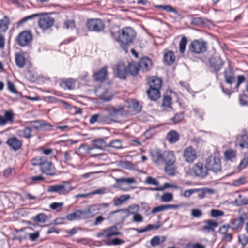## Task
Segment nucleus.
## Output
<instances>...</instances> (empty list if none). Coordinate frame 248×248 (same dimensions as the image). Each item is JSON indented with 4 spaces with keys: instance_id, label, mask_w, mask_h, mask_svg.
<instances>
[{
    "instance_id": "nucleus-15",
    "label": "nucleus",
    "mask_w": 248,
    "mask_h": 248,
    "mask_svg": "<svg viewBox=\"0 0 248 248\" xmlns=\"http://www.w3.org/2000/svg\"><path fill=\"white\" fill-rule=\"evenodd\" d=\"M127 108L132 111L135 112H139L141 110V107L140 105L139 102L133 99H129L126 102V104L124 107Z\"/></svg>"
},
{
    "instance_id": "nucleus-23",
    "label": "nucleus",
    "mask_w": 248,
    "mask_h": 248,
    "mask_svg": "<svg viewBox=\"0 0 248 248\" xmlns=\"http://www.w3.org/2000/svg\"><path fill=\"white\" fill-rule=\"evenodd\" d=\"M175 55L172 51H168L164 54V62L168 65H172L175 62Z\"/></svg>"
},
{
    "instance_id": "nucleus-14",
    "label": "nucleus",
    "mask_w": 248,
    "mask_h": 248,
    "mask_svg": "<svg viewBox=\"0 0 248 248\" xmlns=\"http://www.w3.org/2000/svg\"><path fill=\"white\" fill-rule=\"evenodd\" d=\"M151 156L152 161L157 165L163 164V158L164 157V152L155 149L151 152Z\"/></svg>"
},
{
    "instance_id": "nucleus-11",
    "label": "nucleus",
    "mask_w": 248,
    "mask_h": 248,
    "mask_svg": "<svg viewBox=\"0 0 248 248\" xmlns=\"http://www.w3.org/2000/svg\"><path fill=\"white\" fill-rule=\"evenodd\" d=\"M32 34L30 31H23L18 35V44L21 46H25L32 40Z\"/></svg>"
},
{
    "instance_id": "nucleus-30",
    "label": "nucleus",
    "mask_w": 248,
    "mask_h": 248,
    "mask_svg": "<svg viewBox=\"0 0 248 248\" xmlns=\"http://www.w3.org/2000/svg\"><path fill=\"white\" fill-rule=\"evenodd\" d=\"M237 152L235 150L229 149L224 152V157L227 160L233 161L236 159Z\"/></svg>"
},
{
    "instance_id": "nucleus-3",
    "label": "nucleus",
    "mask_w": 248,
    "mask_h": 248,
    "mask_svg": "<svg viewBox=\"0 0 248 248\" xmlns=\"http://www.w3.org/2000/svg\"><path fill=\"white\" fill-rule=\"evenodd\" d=\"M72 190L71 186L67 182H64L63 184L49 186L47 188L48 192L57 193L60 195H66Z\"/></svg>"
},
{
    "instance_id": "nucleus-50",
    "label": "nucleus",
    "mask_w": 248,
    "mask_h": 248,
    "mask_svg": "<svg viewBox=\"0 0 248 248\" xmlns=\"http://www.w3.org/2000/svg\"><path fill=\"white\" fill-rule=\"evenodd\" d=\"M140 206L138 205L134 204L130 206L127 209L129 215H133L140 210Z\"/></svg>"
},
{
    "instance_id": "nucleus-34",
    "label": "nucleus",
    "mask_w": 248,
    "mask_h": 248,
    "mask_svg": "<svg viewBox=\"0 0 248 248\" xmlns=\"http://www.w3.org/2000/svg\"><path fill=\"white\" fill-rule=\"evenodd\" d=\"M124 109V108L122 107H118L117 108L111 107L108 108L107 110L110 116H115L117 115L122 114Z\"/></svg>"
},
{
    "instance_id": "nucleus-22",
    "label": "nucleus",
    "mask_w": 248,
    "mask_h": 248,
    "mask_svg": "<svg viewBox=\"0 0 248 248\" xmlns=\"http://www.w3.org/2000/svg\"><path fill=\"white\" fill-rule=\"evenodd\" d=\"M148 84L150 88L160 89L162 86V80L160 78L154 76L149 78Z\"/></svg>"
},
{
    "instance_id": "nucleus-59",
    "label": "nucleus",
    "mask_w": 248,
    "mask_h": 248,
    "mask_svg": "<svg viewBox=\"0 0 248 248\" xmlns=\"http://www.w3.org/2000/svg\"><path fill=\"white\" fill-rule=\"evenodd\" d=\"M27 235L29 237L30 240L34 241L39 238L40 233L39 232L36 231L33 233H27Z\"/></svg>"
},
{
    "instance_id": "nucleus-18",
    "label": "nucleus",
    "mask_w": 248,
    "mask_h": 248,
    "mask_svg": "<svg viewBox=\"0 0 248 248\" xmlns=\"http://www.w3.org/2000/svg\"><path fill=\"white\" fill-rule=\"evenodd\" d=\"M96 93L101 99L104 101H109L112 98L107 89L99 87L96 89Z\"/></svg>"
},
{
    "instance_id": "nucleus-48",
    "label": "nucleus",
    "mask_w": 248,
    "mask_h": 248,
    "mask_svg": "<svg viewBox=\"0 0 248 248\" xmlns=\"http://www.w3.org/2000/svg\"><path fill=\"white\" fill-rule=\"evenodd\" d=\"M33 219L36 222H45L47 220V217L43 213H40L35 216Z\"/></svg>"
},
{
    "instance_id": "nucleus-28",
    "label": "nucleus",
    "mask_w": 248,
    "mask_h": 248,
    "mask_svg": "<svg viewBox=\"0 0 248 248\" xmlns=\"http://www.w3.org/2000/svg\"><path fill=\"white\" fill-rule=\"evenodd\" d=\"M140 67L139 63L132 62L128 63V74L132 75H136L138 74Z\"/></svg>"
},
{
    "instance_id": "nucleus-26",
    "label": "nucleus",
    "mask_w": 248,
    "mask_h": 248,
    "mask_svg": "<svg viewBox=\"0 0 248 248\" xmlns=\"http://www.w3.org/2000/svg\"><path fill=\"white\" fill-rule=\"evenodd\" d=\"M149 98L152 100H156L160 96V89L149 88L147 91Z\"/></svg>"
},
{
    "instance_id": "nucleus-35",
    "label": "nucleus",
    "mask_w": 248,
    "mask_h": 248,
    "mask_svg": "<svg viewBox=\"0 0 248 248\" xmlns=\"http://www.w3.org/2000/svg\"><path fill=\"white\" fill-rule=\"evenodd\" d=\"M93 147L90 148L89 150H93L94 148L101 149L103 147H107L106 142L101 139L94 140L93 141Z\"/></svg>"
},
{
    "instance_id": "nucleus-13",
    "label": "nucleus",
    "mask_w": 248,
    "mask_h": 248,
    "mask_svg": "<svg viewBox=\"0 0 248 248\" xmlns=\"http://www.w3.org/2000/svg\"><path fill=\"white\" fill-rule=\"evenodd\" d=\"M66 218L69 221H73L74 220L86 219H87V217L84 209L83 210H78L67 215Z\"/></svg>"
},
{
    "instance_id": "nucleus-45",
    "label": "nucleus",
    "mask_w": 248,
    "mask_h": 248,
    "mask_svg": "<svg viewBox=\"0 0 248 248\" xmlns=\"http://www.w3.org/2000/svg\"><path fill=\"white\" fill-rule=\"evenodd\" d=\"M107 147H110L117 149H121L122 147V142L120 140H114L107 145Z\"/></svg>"
},
{
    "instance_id": "nucleus-51",
    "label": "nucleus",
    "mask_w": 248,
    "mask_h": 248,
    "mask_svg": "<svg viewBox=\"0 0 248 248\" xmlns=\"http://www.w3.org/2000/svg\"><path fill=\"white\" fill-rule=\"evenodd\" d=\"M160 211L166 210L168 209H177L179 208L180 206L177 204H169L165 205L159 206Z\"/></svg>"
},
{
    "instance_id": "nucleus-20",
    "label": "nucleus",
    "mask_w": 248,
    "mask_h": 248,
    "mask_svg": "<svg viewBox=\"0 0 248 248\" xmlns=\"http://www.w3.org/2000/svg\"><path fill=\"white\" fill-rule=\"evenodd\" d=\"M7 144L15 151L19 149L22 146L21 141L15 137L9 138L7 141Z\"/></svg>"
},
{
    "instance_id": "nucleus-60",
    "label": "nucleus",
    "mask_w": 248,
    "mask_h": 248,
    "mask_svg": "<svg viewBox=\"0 0 248 248\" xmlns=\"http://www.w3.org/2000/svg\"><path fill=\"white\" fill-rule=\"evenodd\" d=\"M3 117L8 122H13V121L14 116L13 114L11 111H6Z\"/></svg>"
},
{
    "instance_id": "nucleus-43",
    "label": "nucleus",
    "mask_w": 248,
    "mask_h": 248,
    "mask_svg": "<svg viewBox=\"0 0 248 248\" xmlns=\"http://www.w3.org/2000/svg\"><path fill=\"white\" fill-rule=\"evenodd\" d=\"M157 8L162 9L168 12H172L175 15H178V11L174 9L172 6L169 5H158L155 6Z\"/></svg>"
},
{
    "instance_id": "nucleus-31",
    "label": "nucleus",
    "mask_w": 248,
    "mask_h": 248,
    "mask_svg": "<svg viewBox=\"0 0 248 248\" xmlns=\"http://www.w3.org/2000/svg\"><path fill=\"white\" fill-rule=\"evenodd\" d=\"M167 139L170 143H174L179 139V134L176 131L171 130L167 136Z\"/></svg>"
},
{
    "instance_id": "nucleus-21",
    "label": "nucleus",
    "mask_w": 248,
    "mask_h": 248,
    "mask_svg": "<svg viewBox=\"0 0 248 248\" xmlns=\"http://www.w3.org/2000/svg\"><path fill=\"white\" fill-rule=\"evenodd\" d=\"M204 223L205 225L202 227V229L208 232H214L215 228L218 226V223L212 220H205Z\"/></svg>"
},
{
    "instance_id": "nucleus-24",
    "label": "nucleus",
    "mask_w": 248,
    "mask_h": 248,
    "mask_svg": "<svg viewBox=\"0 0 248 248\" xmlns=\"http://www.w3.org/2000/svg\"><path fill=\"white\" fill-rule=\"evenodd\" d=\"M244 223V218L241 217L237 218L232 219L230 221V228L233 230L242 228Z\"/></svg>"
},
{
    "instance_id": "nucleus-9",
    "label": "nucleus",
    "mask_w": 248,
    "mask_h": 248,
    "mask_svg": "<svg viewBox=\"0 0 248 248\" xmlns=\"http://www.w3.org/2000/svg\"><path fill=\"white\" fill-rule=\"evenodd\" d=\"M54 23L53 18L48 15H44L41 16L38 21L40 28L43 30H46L51 27Z\"/></svg>"
},
{
    "instance_id": "nucleus-37",
    "label": "nucleus",
    "mask_w": 248,
    "mask_h": 248,
    "mask_svg": "<svg viewBox=\"0 0 248 248\" xmlns=\"http://www.w3.org/2000/svg\"><path fill=\"white\" fill-rule=\"evenodd\" d=\"M166 240V237L164 236H155L153 237L151 241V245L153 247H155L159 245L161 243H163Z\"/></svg>"
},
{
    "instance_id": "nucleus-44",
    "label": "nucleus",
    "mask_w": 248,
    "mask_h": 248,
    "mask_svg": "<svg viewBox=\"0 0 248 248\" xmlns=\"http://www.w3.org/2000/svg\"><path fill=\"white\" fill-rule=\"evenodd\" d=\"M187 43V38L186 37L183 36L180 41L179 44V51L181 53L183 54L184 53Z\"/></svg>"
},
{
    "instance_id": "nucleus-42",
    "label": "nucleus",
    "mask_w": 248,
    "mask_h": 248,
    "mask_svg": "<svg viewBox=\"0 0 248 248\" xmlns=\"http://www.w3.org/2000/svg\"><path fill=\"white\" fill-rule=\"evenodd\" d=\"M174 164V163H170L165 165V171L169 175L173 176L175 174V168Z\"/></svg>"
},
{
    "instance_id": "nucleus-17",
    "label": "nucleus",
    "mask_w": 248,
    "mask_h": 248,
    "mask_svg": "<svg viewBox=\"0 0 248 248\" xmlns=\"http://www.w3.org/2000/svg\"><path fill=\"white\" fill-rule=\"evenodd\" d=\"M235 146H239L241 149L248 148V134H244L238 136L235 142Z\"/></svg>"
},
{
    "instance_id": "nucleus-32",
    "label": "nucleus",
    "mask_w": 248,
    "mask_h": 248,
    "mask_svg": "<svg viewBox=\"0 0 248 248\" xmlns=\"http://www.w3.org/2000/svg\"><path fill=\"white\" fill-rule=\"evenodd\" d=\"M16 63L19 68L23 67L26 63V59L23 53H17L15 57Z\"/></svg>"
},
{
    "instance_id": "nucleus-49",
    "label": "nucleus",
    "mask_w": 248,
    "mask_h": 248,
    "mask_svg": "<svg viewBox=\"0 0 248 248\" xmlns=\"http://www.w3.org/2000/svg\"><path fill=\"white\" fill-rule=\"evenodd\" d=\"M63 203L62 202H53L49 205V207L54 210L60 211L62 209L63 206Z\"/></svg>"
},
{
    "instance_id": "nucleus-36",
    "label": "nucleus",
    "mask_w": 248,
    "mask_h": 248,
    "mask_svg": "<svg viewBox=\"0 0 248 248\" xmlns=\"http://www.w3.org/2000/svg\"><path fill=\"white\" fill-rule=\"evenodd\" d=\"M130 198V196L129 195H122L120 197L114 199V205L116 206H119Z\"/></svg>"
},
{
    "instance_id": "nucleus-10",
    "label": "nucleus",
    "mask_w": 248,
    "mask_h": 248,
    "mask_svg": "<svg viewBox=\"0 0 248 248\" xmlns=\"http://www.w3.org/2000/svg\"><path fill=\"white\" fill-rule=\"evenodd\" d=\"M183 157L186 162L192 163L197 158L196 151L191 146H189L184 150Z\"/></svg>"
},
{
    "instance_id": "nucleus-54",
    "label": "nucleus",
    "mask_w": 248,
    "mask_h": 248,
    "mask_svg": "<svg viewBox=\"0 0 248 248\" xmlns=\"http://www.w3.org/2000/svg\"><path fill=\"white\" fill-rule=\"evenodd\" d=\"M171 105V98L169 96H165L164 97L162 105L167 108H170Z\"/></svg>"
},
{
    "instance_id": "nucleus-1",
    "label": "nucleus",
    "mask_w": 248,
    "mask_h": 248,
    "mask_svg": "<svg viewBox=\"0 0 248 248\" xmlns=\"http://www.w3.org/2000/svg\"><path fill=\"white\" fill-rule=\"evenodd\" d=\"M111 36L116 41L120 43L123 50L127 52V46L133 42L136 33L133 29L127 27L119 30L117 32H112Z\"/></svg>"
},
{
    "instance_id": "nucleus-12",
    "label": "nucleus",
    "mask_w": 248,
    "mask_h": 248,
    "mask_svg": "<svg viewBox=\"0 0 248 248\" xmlns=\"http://www.w3.org/2000/svg\"><path fill=\"white\" fill-rule=\"evenodd\" d=\"M193 170L197 176L204 177L207 175L208 169L207 166L201 162H198L194 165Z\"/></svg>"
},
{
    "instance_id": "nucleus-58",
    "label": "nucleus",
    "mask_w": 248,
    "mask_h": 248,
    "mask_svg": "<svg viewBox=\"0 0 248 248\" xmlns=\"http://www.w3.org/2000/svg\"><path fill=\"white\" fill-rule=\"evenodd\" d=\"M202 212L201 210L198 209H193L191 210V215L195 217H200L202 215Z\"/></svg>"
},
{
    "instance_id": "nucleus-6",
    "label": "nucleus",
    "mask_w": 248,
    "mask_h": 248,
    "mask_svg": "<svg viewBox=\"0 0 248 248\" xmlns=\"http://www.w3.org/2000/svg\"><path fill=\"white\" fill-rule=\"evenodd\" d=\"M86 25L90 31L100 32L105 28L103 21L99 18H92L88 20Z\"/></svg>"
},
{
    "instance_id": "nucleus-47",
    "label": "nucleus",
    "mask_w": 248,
    "mask_h": 248,
    "mask_svg": "<svg viewBox=\"0 0 248 248\" xmlns=\"http://www.w3.org/2000/svg\"><path fill=\"white\" fill-rule=\"evenodd\" d=\"M115 181L117 183H125L127 184H131L135 183V179L133 178H115Z\"/></svg>"
},
{
    "instance_id": "nucleus-8",
    "label": "nucleus",
    "mask_w": 248,
    "mask_h": 248,
    "mask_svg": "<svg viewBox=\"0 0 248 248\" xmlns=\"http://www.w3.org/2000/svg\"><path fill=\"white\" fill-rule=\"evenodd\" d=\"M120 234H121V232L118 231L116 226H113L109 228L102 230L97 233V236L98 237L110 238Z\"/></svg>"
},
{
    "instance_id": "nucleus-4",
    "label": "nucleus",
    "mask_w": 248,
    "mask_h": 248,
    "mask_svg": "<svg viewBox=\"0 0 248 248\" xmlns=\"http://www.w3.org/2000/svg\"><path fill=\"white\" fill-rule=\"evenodd\" d=\"M189 50L195 54H201L206 51L207 43L202 39L192 41L189 47Z\"/></svg>"
},
{
    "instance_id": "nucleus-61",
    "label": "nucleus",
    "mask_w": 248,
    "mask_h": 248,
    "mask_svg": "<svg viewBox=\"0 0 248 248\" xmlns=\"http://www.w3.org/2000/svg\"><path fill=\"white\" fill-rule=\"evenodd\" d=\"M145 183L151 184V185H154L157 186L159 185V182L157 181L156 179H155L154 178H153L152 177H148L145 180Z\"/></svg>"
},
{
    "instance_id": "nucleus-62",
    "label": "nucleus",
    "mask_w": 248,
    "mask_h": 248,
    "mask_svg": "<svg viewBox=\"0 0 248 248\" xmlns=\"http://www.w3.org/2000/svg\"><path fill=\"white\" fill-rule=\"evenodd\" d=\"M124 241L120 239L119 238H116L113 239L112 241L107 243L108 245H118L122 244H124Z\"/></svg>"
},
{
    "instance_id": "nucleus-29",
    "label": "nucleus",
    "mask_w": 248,
    "mask_h": 248,
    "mask_svg": "<svg viewBox=\"0 0 248 248\" xmlns=\"http://www.w3.org/2000/svg\"><path fill=\"white\" fill-rule=\"evenodd\" d=\"M224 78L226 82L230 84L233 83L235 79L234 72L231 69L224 72Z\"/></svg>"
},
{
    "instance_id": "nucleus-25",
    "label": "nucleus",
    "mask_w": 248,
    "mask_h": 248,
    "mask_svg": "<svg viewBox=\"0 0 248 248\" xmlns=\"http://www.w3.org/2000/svg\"><path fill=\"white\" fill-rule=\"evenodd\" d=\"M87 218L100 213L97 204L90 206L88 209H85Z\"/></svg>"
},
{
    "instance_id": "nucleus-27",
    "label": "nucleus",
    "mask_w": 248,
    "mask_h": 248,
    "mask_svg": "<svg viewBox=\"0 0 248 248\" xmlns=\"http://www.w3.org/2000/svg\"><path fill=\"white\" fill-rule=\"evenodd\" d=\"M60 85L64 89L71 90L75 88V81L72 78L64 79L61 81Z\"/></svg>"
},
{
    "instance_id": "nucleus-46",
    "label": "nucleus",
    "mask_w": 248,
    "mask_h": 248,
    "mask_svg": "<svg viewBox=\"0 0 248 248\" xmlns=\"http://www.w3.org/2000/svg\"><path fill=\"white\" fill-rule=\"evenodd\" d=\"M216 64H213V62H211L212 66H213L216 71H219L223 65V62L220 58H217L215 60Z\"/></svg>"
},
{
    "instance_id": "nucleus-55",
    "label": "nucleus",
    "mask_w": 248,
    "mask_h": 248,
    "mask_svg": "<svg viewBox=\"0 0 248 248\" xmlns=\"http://www.w3.org/2000/svg\"><path fill=\"white\" fill-rule=\"evenodd\" d=\"M161 199L163 202H168L172 200L173 195L170 193H165L162 195Z\"/></svg>"
},
{
    "instance_id": "nucleus-57",
    "label": "nucleus",
    "mask_w": 248,
    "mask_h": 248,
    "mask_svg": "<svg viewBox=\"0 0 248 248\" xmlns=\"http://www.w3.org/2000/svg\"><path fill=\"white\" fill-rule=\"evenodd\" d=\"M132 221L135 222H141L143 220V217L140 214L137 213L133 214Z\"/></svg>"
},
{
    "instance_id": "nucleus-53",
    "label": "nucleus",
    "mask_w": 248,
    "mask_h": 248,
    "mask_svg": "<svg viewBox=\"0 0 248 248\" xmlns=\"http://www.w3.org/2000/svg\"><path fill=\"white\" fill-rule=\"evenodd\" d=\"M246 182V179L245 177H241L238 179L234 180L232 183V185L234 186H238L240 185L244 184Z\"/></svg>"
},
{
    "instance_id": "nucleus-56",
    "label": "nucleus",
    "mask_w": 248,
    "mask_h": 248,
    "mask_svg": "<svg viewBox=\"0 0 248 248\" xmlns=\"http://www.w3.org/2000/svg\"><path fill=\"white\" fill-rule=\"evenodd\" d=\"M184 118V113L183 112H181L179 113H177L175 115V116L172 118L171 120L175 123H178L182 121Z\"/></svg>"
},
{
    "instance_id": "nucleus-41",
    "label": "nucleus",
    "mask_w": 248,
    "mask_h": 248,
    "mask_svg": "<svg viewBox=\"0 0 248 248\" xmlns=\"http://www.w3.org/2000/svg\"><path fill=\"white\" fill-rule=\"evenodd\" d=\"M75 27V21L72 19L65 20L63 24V28L66 29L73 30Z\"/></svg>"
},
{
    "instance_id": "nucleus-2",
    "label": "nucleus",
    "mask_w": 248,
    "mask_h": 248,
    "mask_svg": "<svg viewBox=\"0 0 248 248\" xmlns=\"http://www.w3.org/2000/svg\"><path fill=\"white\" fill-rule=\"evenodd\" d=\"M31 163L33 166H40L42 172L46 175L52 176L55 174V168L53 164L44 157L33 158Z\"/></svg>"
},
{
    "instance_id": "nucleus-64",
    "label": "nucleus",
    "mask_w": 248,
    "mask_h": 248,
    "mask_svg": "<svg viewBox=\"0 0 248 248\" xmlns=\"http://www.w3.org/2000/svg\"><path fill=\"white\" fill-rule=\"evenodd\" d=\"M248 165V156L245 157L241 160L239 168L240 169H243Z\"/></svg>"
},
{
    "instance_id": "nucleus-40",
    "label": "nucleus",
    "mask_w": 248,
    "mask_h": 248,
    "mask_svg": "<svg viewBox=\"0 0 248 248\" xmlns=\"http://www.w3.org/2000/svg\"><path fill=\"white\" fill-rule=\"evenodd\" d=\"M9 24V20L8 17L4 16L2 19L0 20V31H5L8 28Z\"/></svg>"
},
{
    "instance_id": "nucleus-63",
    "label": "nucleus",
    "mask_w": 248,
    "mask_h": 248,
    "mask_svg": "<svg viewBox=\"0 0 248 248\" xmlns=\"http://www.w3.org/2000/svg\"><path fill=\"white\" fill-rule=\"evenodd\" d=\"M98 208H99L100 211H103L106 212L108 210L109 204L108 203H100L97 204Z\"/></svg>"
},
{
    "instance_id": "nucleus-33",
    "label": "nucleus",
    "mask_w": 248,
    "mask_h": 248,
    "mask_svg": "<svg viewBox=\"0 0 248 248\" xmlns=\"http://www.w3.org/2000/svg\"><path fill=\"white\" fill-rule=\"evenodd\" d=\"M107 75V71L106 68L103 67L94 74V78L96 80L102 81L105 79Z\"/></svg>"
},
{
    "instance_id": "nucleus-38",
    "label": "nucleus",
    "mask_w": 248,
    "mask_h": 248,
    "mask_svg": "<svg viewBox=\"0 0 248 248\" xmlns=\"http://www.w3.org/2000/svg\"><path fill=\"white\" fill-rule=\"evenodd\" d=\"M31 130V128L27 127L22 130H19L18 134L25 138L29 139L32 136Z\"/></svg>"
},
{
    "instance_id": "nucleus-19",
    "label": "nucleus",
    "mask_w": 248,
    "mask_h": 248,
    "mask_svg": "<svg viewBox=\"0 0 248 248\" xmlns=\"http://www.w3.org/2000/svg\"><path fill=\"white\" fill-rule=\"evenodd\" d=\"M176 158L174 153L172 151H165L164 152V157L163 158V163L166 164L174 163Z\"/></svg>"
},
{
    "instance_id": "nucleus-52",
    "label": "nucleus",
    "mask_w": 248,
    "mask_h": 248,
    "mask_svg": "<svg viewBox=\"0 0 248 248\" xmlns=\"http://www.w3.org/2000/svg\"><path fill=\"white\" fill-rule=\"evenodd\" d=\"M224 213L223 211L218 209H212L210 212V215L213 217H217L223 216Z\"/></svg>"
},
{
    "instance_id": "nucleus-16",
    "label": "nucleus",
    "mask_w": 248,
    "mask_h": 248,
    "mask_svg": "<svg viewBox=\"0 0 248 248\" xmlns=\"http://www.w3.org/2000/svg\"><path fill=\"white\" fill-rule=\"evenodd\" d=\"M140 69L143 71H148L152 67L153 63L151 59L147 57H145L140 59L139 63Z\"/></svg>"
},
{
    "instance_id": "nucleus-7",
    "label": "nucleus",
    "mask_w": 248,
    "mask_h": 248,
    "mask_svg": "<svg viewBox=\"0 0 248 248\" xmlns=\"http://www.w3.org/2000/svg\"><path fill=\"white\" fill-rule=\"evenodd\" d=\"M114 74L121 79H124L128 74V63L119 62L114 68Z\"/></svg>"
},
{
    "instance_id": "nucleus-39",
    "label": "nucleus",
    "mask_w": 248,
    "mask_h": 248,
    "mask_svg": "<svg viewBox=\"0 0 248 248\" xmlns=\"http://www.w3.org/2000/svg\"><path fill=\"white\" fill-rule=\"evenodd\" d=\"M234 203L237 206H242L248 204V200L246 197L239 194L238 197L235 199Z\"/></svg>"
},
{
    "instance_id": "nucleus-5",
    "label": "nucleus",
    "mask_w": 248,
    "mask_h": 248,
    "mask_svg": "<svg viewBox=\"0 0 248 248\" xmlns=\"http://www.w3.org/2000/svg\"><path fill=\"white\" fill-rule=\"evenodd\" d=\"M208 169L214 172H218L221 170V160L219 157L210 156L206 161Z\"/></svg>"
}]
</instances>
